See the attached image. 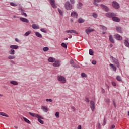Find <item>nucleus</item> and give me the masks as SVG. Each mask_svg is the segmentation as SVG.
Here are the masks:
<instances>
[{"instance_id":"nucleus-8","label":"nucleus","mask_w":129,"mask_h":129,"mask_svg":"<svg viewBox=\"0 0 129 129\" xmlns=\"http://www.w3.org/2000/svg\"><path fill=\"white\" fill-rule=\"evenodd\" d=\"M101 9L104 10L105 12H109V8L108 7L103 5V4H101L100 5Z\"/></svg>"},{"instance_id":"nucleus-42","label":"nucleus","mask_w":129,"mask_h":129,"mask_svg":"<svg viewBox=\"0 0 129 129\" xmlns=\"http://www.w3.org/2000/svg\"><path fill=\"white\" fill-rule=\"evenodd\" d=\"M58 13L61 16H63V11L61 9H58Z\"/></svg>"},{"instance_id":"nucleus-22","label":"nucleus","mask_w":129,"mask_h":129,"mask_svg":"<svg viewBox=\"0 0 129 129\" xmlns=\"http://www.w3.org/2000/svg\"><path fill=\"white\" fill-rule=\"evenodd\" d=\"M41 109L44 112H48V108L46 107L45 106H42L41 107Z\"/></svg>"},{"instance_id":"nucleus-47","label":"nucleus","mask_w":129,"mask_h":129,"mask_svg":"<svg viewBox=\"0 0 129 129\" xmlns=\"http://www.w3.org/2000/svg\"><path fill=\"white\" fill-rule=\"evenodd\" d=\"M82 3H79V6H78V8L79 9H81V8H82Z\"/></svg>"},{"instance_id":"nucleus-23","label":"nucleus","mask_w":129,"mask_h":129,"mask_svg":"<svg viewBox=\"0 0 129 129\" xmlns=\"http://www.w3.org/2000/svg\"><path fill=\"white\" fill-rule=\"evenodd\" d=\"M110 67L111 68V69H112V70L113 71H116L117 70V68L116 67H115V66L112 64H110Z\"/></svg>"},{"instance_id":"nucleus-15","label":"nucleus","mask_w":129,"mask_h":129,"mask_svg":"<svg viewBox=\"0 0 129 129\" xmlns=\"http://www.w3.org/2000/svg\"><path fill=\"white\" fill-rule=\"evenodd\" d=\"M20 20L21 21V22H23L24 23H29V20H28L27 18L20 17Z\"/></svg>"},{"instance_id":"nucleus-12","label":"nucleus","mask_w":129,"mask_h":129,"mask_svg":"<svg viewBox=\"0 0 129 129\" xmlns=\"http://www.w3.org/2000/svg\"><path fill=\"white\" fill-rule=\"evenodd\" d=\"M114 37L118 41H121V40H122V37L119 34L114 35Z\"/></svg>"},{"instance_id":"nucleus-50","label":"nucleus","mask_w":129,"mask_h":129,"mask_svg":"<svg viewBox=\"0 0 129 129\" xmlns=\"http://www.w3.org/2000/svg\"><path fill=\"white\" fill-rule=\"evenodd\" d=\"M92 64H93V65H96V61L95 60H93L92 61Z\"/></svg>"},{"instance_id":"nucleus-3","label":"nucleus","mask_w":129,"mask_h":129,"mask_svg":"<svg viewBox=\"0 0 129 129\" xmlns=\"http://www.w3.org/2000/svg\"><path fill=\"white\" fill-rule=\"evenodd\" d=\"M57 80L61 83H66V78L62 76H58L57 77Z\"/></svg>"},{"instance_id":"nucleus-33","label":"nucleus","mask_w":129,"mask_h":129,"mask_svg":"<svg viewBox=\"0 0 129 129\" xmlns=\"http://www.w3.org/2000/svg\"><path fill=\"white\" fill-rule=\"evenodd\" d=\"M124 45H125V46H126V47H129V42H128V40H124Z\"/></svg>"},{"instance_id":"nucleus-9","label":"nucleus","mask_w":129,"mask_h":129,"mask_svg":"<svg viewBox=\"0 0 129 129\" xmlns=\"http://www.w3.org/2000/svg\"><path fill=\"white\" fill-rule=\"evenodd\" d=\"M29 114H30L31 116H32V117H36L37 118L40 117V115L39 114H36L35 113H32L31 112H29Z\"/></svg>"},{"instance_id":"nucleus-51","label":"nucleus","mask_w":129,"mask_h":129,"mask_svg":"<svg viewBox=\"0 0 129 129\" xmlns=\"http://www.w3.org/2000/svg\"><path fill=\"white\" fill-rule=\"evenodd\" d=\"M113 128H115V125L113 124L111 126L110 129H113Z\"/></svg>"},{"instance_id":"nucleus-60","label":"nucleus","mask_w":129,"mask_h":129,"mask_svg":"<svg viewBox=\"0 0 129 129\" xmlns=\"http://www.w3.org/2000/svg\"><path fill=\"white\" fill-rule=\"evenodd\" d=\"M106 102L109 103L110 102V99H107L106 100Z\"/></svg>"},{"instance_id":"nucleus-48","label":"nucleus","mask_w":129,"mask_h":129,"mask_svg":"<svg viewBox=\"0 0 129 129\" xmlns=\"http://www.w3.org/2000/svg\"><path fill=\"white\" fill-rule=\"evenodd\" d=\"M82 77H86V74L84 73H82L81 74Z\"/></svg>"},{"instance_id":"nucleus-58","label":"nucleus","mask_w":129,"mask_h":129,"mask_svg":"<svg viewBox=\"0 0 129 129\" xmlns=\"http://www.w3.org/2000/svg\"><path fill=\"white\" fill-rule=\"evenodd\" d=\"M102 28L104 31H105V30H106V27L104 26H102Z\"/></svg>"},{"instance_id":"nucleus-41","label":"nucleus","mask_w":129,"mask_h":129,"mask_svg":"<svg viewBox=\"0 0 129 129\" xmlns=\"http://www.w3.org/2000/svg\"><path fill=\"white\" fill-rule=\"evenodd\" d=\"M89 54L91 55V56H93V51L92 49H89Z\"/></svg>"},{"instance_id":"nucleus-36","label":"nucleus","mask_w":129,"mask_h":129,"mask_svg":"<svg viewBox=\"0 0 129 129\" xmlns=\"http://www.w3.org/2000/svg\"><path fill=\"white\" fill-rule=\"evenodd\" d=\"M78 22L80 23H84V20L83 19H82V18H80L79 19V20H78Z\"/></svg>"},{"instance_id":"nucleus-45","label":"nucleus","mask_w":129,"mask_h":129,"mask_svg":"<svg viewBox=\"0 0 129 129\" xmlns=\"http://www.w3.org/2000/svg\"><path fill=\"white\" fill-rule=\"evenodd\" d=\"M59 114H60V113H59V112H56L55 113V116H56V117L57 118H59Z\"/></svg>"},{"instance_id":"nucleus-43","label":"nucleus","mask_w":129,"mask_h":129,"mask_svg":"<svg viewBox=\"0 0 129 129\" xmlns=\"http://www.w3.org/2000/svg\"><path fill=\"white\" fill-rule=\"evenodd\" d=\"M30 34H31V31H27L25 33L24 36H27Z\"/></svg>"},{"instance_id":"nucleus-34","label":"nucleus","mask_w":129,"mask_h":129,"mask_svg":"<svg viewBox=\"0 0 129 129\" xmlns=\"http://www.w3.org/2000/svg\"><path fill=\"white\" fill-rule=\"evenodd\" d=\"M11 84H12L13 85H18V83L16 81H10Z\"/></svg>"},{"instance_id":"nucleus-32","label":"nucleus","mask_w":129,"mask_h":129,"mask_svg":"<svg viewBox=\"0 0 129 129\" xmlns=\"http://www.w3.org/2000/svg\"><path fill=\"white\" fill-rule=\"evenodd\" d=\"M9 53L10 55H15V50L14 49H10V50L9 51Z\"/></svg>"},{"instance_id":"nucleus-4","label":"nucleus","mask_w":129,"mask_h":129,"mask_svg":"<svg viewBox=\"0 0 129 129\" xmlns=\"http://www.w3.org/2000/svg\"><path fill=\"white\" fill-rule=\"evenodd\" d=\"M53 67H60L61 66V61L59 60H55L53 63Z\"/></svg>"},{"instance_id":"nucleus-62","label":"nucleus","mask_w":129,"mask_h":129,"mask_svg":"<svg viewBox=\"0 0 129 129\" xmlns=\"http://www.w3.org/2000/svg\"><path fill=\"white\" fill-rule=\"evenodd\" d=\"M104 92H105V90H104V89H102V93H104Z\"/></svg>"},{"instance_id":"nucleus-11","label":"nucleus","mask_w":129,"mask_h":129,"mask_svg":"<svg viewBox=\"0 0 129 129\" xmlns=\"http://www.w3.org/2000/svg\"><path fill=\"white\" fill-rule=\"evenodd\" d=\"M112 61L114 63V64H115L117 65V67L118 68L119 67V62H118V60L115 58H112Z\"/></svg>"},{"instance_id":"nucleus-59","label":"nucleus","mask_w":129,"mask_h":129,"mask_svg":"<svg viewBox=\"0 0 129 129\" xmlns=\"http://www.w3.org/2000/svg\"><path fill=\"white\" fill-rule=\"evenodd\" d=\"M71 4H74L75 3V1L74 0H70Z\"/></svg>"},{"instance_id":"nucleus-28","label":"nucleus","mask_w":129,"mask_h":129,"mask_svg":"<svg viewBox=\"0 0 129 129\" xmlns=\"http://www.w3.org/2000/svg\"><path fill=\"white\" fill-rule=\"evenodd\" d=\"M100 2H101V0H94V5L97 7L98 6V4H97V3H100Z\"/></svg>"},{"instance_id":"nucleus-56","label":"nucleus","mask_w":129,"mask_h":129,"mask_svg":"<svg viewBox=\"0 0 129 129\" xmlns=\"http://www.w3.org/2000/svg\"><path fill=\"white\" fill-rule=\"evenodd\" d=\"M106 124V120H105V119H104V122H103V125H105Z\"/></svg>"},{"instance_id":"nucleus-18","label":"nucleus","mask_w":129,"mask_h":129,"mask_svg":"<svg viewBox=\"0 0 129 129\" xmlns=\"http://www.w3.org/2000/svg\"><path fill=\"white\" fill-rule=\"evenodd\" d=\"M71 17H74L75 18H78V14H77V13H76L74 11H73L71 13Z\"/></svg>"},{"instance_id":"nucleus-25","label":"nucleus","mask_w":129,"mask_h":129,"mask_svg":"<svg viewBox=\"0 0 129 129\" xmlns=\"http://www.w3.org/2000/svg\"><path fill=\"white\" fill-rule=\"evenodd\" d=\"M19 11H21V15H22V16H24V17H27V14H26V13L25 12H24V10H23V9L19 8Z\"/></svg>"},{"instance_id":"nucleus-5","label":"nucleus","mask_w":129,"mask_h":129,"mask_svg":"<svg viewBox=\"0 0 129 129\" xmlns=\"http://www.w3.org/2000/svg\"><path fill=\"white\" fill-rule=\"evenodd\" d=\"M106 17H108V18H113V17H116V14L114 13H107L105 15Z\"/></svg>"},{"instance_id":"nucleus-61","label":"nucleus","mask_w":129,"mask_h":129,"mask_svg":"<svg viewBox=\"0 0 129 129\" xmlns=\"http://www.w3.org/2000/svg\"><path fill=\"white\" fill-rule=\"evenodd\" d=\"M78 129H82L81 125H79V126H78Z\"/></svg>"},{"instance_id":"nucleus-29","label":"nucleus","mask_w":129,"mask_h":129,"mask_svg":"<svg viewBox=\"0 0 129 129\" xmlns=\"http://www.w3.org/2000/svg\"><path fill=\"white\" fill-rule=\"evenodd\" d=\"M116 30L119 33H122V29L120 27H117Z\"/></svg>"},{"instance_id":"nucleus-55","label":"nucleus","mask_w":129,"mask_h":129,"mask_svg":"<svg viewBox=\"0 0 129 129\" xmlns=\"http://www.w3.org/2000/svg\"><path fill=\"white\" fill-rule=\"evenodd\" d=\"M113 103L114 107H116V104L115 103V101H113Z\"/></svg>"},{"instance_id":"nucleus-40","label":"nucleus","mask_w":129,"mask_h":129,"mask_svg":"<svg viewBox=\"0 0 129 129\" xmlns=\"http://www.w3.org/2000/svg\"><path fill=\"white\" fill-rule=\"evenodd\" d=\"M61 46H62V47L64 48V49H67V45L66 44H65L64 43H61Z\"/></svg>"},{"instance_id":"nucleus-10","label":"nucleus","mask_w":129,"mask_h":129,"mask_svg":"<svg viewBox=\"0 0 129 129\" xmlns=\"http://www.w3.org/2000/svg\"><path fill=\"white\" fill-rule=\"evenodd\" d=\"M85 32L87 35H89L91 32H94V29L92 28H87L86 29Z\"/></svg>"},{"instance_id":"nucleus-27","label":"nucleus","mask_w":129,"mask_h":129,"mask_svg":"<svg viewBox=\"0 0 129 129\" xmlns=\"http://www.w3.org/2000/svg\"><path fill=\"white\" fill-rule=\"evenodd\" d=\"M23 119H24V121H25V122H26L27 123H28V124H31V121H30L29 119H27L25 117H23Z\"/></svg>"},{"instance_id":"nucleus-52","label":"nucleus","mask_w":129,"mask_h":129,"mask_svg":"<svg viewBox=\"0 0 129 129\" xmlns=\"http://www.w3.org/2000/svg\"><path fill=\"white\" fill-rule=\"evenodd\" d=\"M112 84L113 86H116V83H115L114 82H112Z\"/></svg>"},{"instance_id":"nucleus-6","label":"nucleus","mask_w":129,"mask_h":129,"mask_svg":"<svg viewBox=\"0 0 129 129\" xmlns=\"http://www.w3.org/2000/svg\"><path fill=\"white\" fill-rule=\"evenodd\" d=\"M90 106L92 111H94L95 110V103L93 101H91L90 103Z\"/></svg>"},{"instance_id":"nucleus-38","label":"nucleus","mask_w":129,"mask_h":129,"mask_svg":"<svg viewBox=\"0 0 129 129\" xmlns=\"http://www.w3.org/2000/svg\"><path fill=\"white\" fill-rule=\"evenodd\" d=\"M43 50L44 52H48V51H49V47H45L43 48Z\"/></svg>"},{"instance_id":"nucleus-7","label":"nucleus","mask_w":129,"mask_h":129,"mask_svg":"<svg viewBox=\"0 0 129 129\" xmlns=\"http://www.w3.org/2000/svg\"><path fill=\"white\" fill-rule=\"evenodd\" d=\"M101 9L104 10L105 12H109V8L108 7L103 5V4H101L100 5Z\"/></svg>"},{"instance_id":"nucleus-57","label":"nucleus","mask_w":129,"mask_h":129,"mask_svg":"<svg viewBox=\"0 0 129 129\" xmlns=\"http://www.w3.org/2000/svg\"><path fill=\"white\" fill-rule=\"evenodd\" d=\"M98 128H101V125L99 123H98Z\"/></svg>"},{"instance_id":"nucleus-19","label":"nucleus","mask_w":129,"mask_h":129,"mask_svg":"<svg viewBox=\"0 0 129 129\" xmlns=\"http://www.w3.org/2000/svg\"><path fill=\"white\" fill-rule=\"evenodd\" d=\"M50 4H51L52 8H54V9H56V8H57V6L55 4V1L50 0Z\"/></svg>"},{"instance_id":"nucleus-30","label":"nucleus","mask_w":129,"mask_h":129,"mask_svg":"<svg viewBox=\"0 0 129 129\" xmlns=\"http://www.w3.org/2000/svg\"><path fill=\"white\" fill-rule=\"evenodd\" d=\"M35 35L36 37H38V38H42V34H41L38 32H35Z\"/></svg>"},{"instance_id":"nucleus-1","label":"nucleus","mask_w":129,"mask_h":129,"mask_svg":"<svg viewBox=\"0 0 129 129\" xmlns=\"http://www.w3.org/2000/svg\"><path fill=\"white\" fill-rule=\"evenodd\" d=\"M64 7L66 10H67V11H70V10H72V5L70 4V2L69 1L66 2L64 4Z\"/></svg>"},{"instance_id":"nucleus-37","label":"nucleus","mask_w":129,"mask_h":129,"mask_svg":"<svg viewBox=\"0 0 129 129\" xmlns=\"http://www.w3.org/2000/svg\"><path fill=\"white\" fill-rule=\"evenodd\" d=\"M116 79L118 81H122V79H121V77L119 76H117L116 77Z\"/></svg>"},{"instance_id":"nucleus-17","label":"nucleus","mask_w":129,"mask_h":129,"mask_svg":"<svg viewBox=\"0 0 129 129\" xmlns=\"http://www.w3.org/2000/svg\"><path fill=\"white\" fill-rule=\"evenodd\" d=\"M112 19L114 21V22H120V19L118 18V17L113 16Z\"/></svg>"},{"instance_id":"nucleus-20","label":"nucleus","mask_w":129,"mask_h":129,"mask_svg":"<svg viewBox=\"0 0 129 129\" xmlns=\"http://www.w3.org/2000/svg\"><path fill=\"white\" fill-rule=\"evenodd\" d=\"M32 28L34 29V30H38L39 29V25L34 24L32 25Z\"/></svg>"},{"instance_id":"nucleus-35","label":"nucleus","mask_w":129,"mask_h":129,"mask_svg":"<svg viewBox=\"0 0 129 129\" xmlns=\"http://www.w3.org/2000/svg\"><path fill=\"white\" fill-rule=\"evenodd\" d=\"M0 115H2V116H5V117H9V115L3 112H0Z\"/></svg>"},{"instance_id":"nucleus-31","label":"nucleus","mask_w":129,"mask_h":129,"mask_svg":"<svg viewBox=\"0 0 129 129\" xmlns=\"http://www.w3.org/2000/svg\"><path fill=\"white\" fill-rule=\"evenodd\" d=\"M70 64L72 65V66H73V67H77V66H76V64H75V63H74V61H73V60H71L70 61Z\"/></svg>"},{"instance_id":"nucleus-13","label":"nucleus","mask_w":129,"mask_h":129,"mask_svg":"<svg viewBox=\"0 0 129 129\" xmlns=\"http://www.w3.org/2000/svg\"><path fill=\"white\" fill-rule=\"evenodd\" d=\"M10 48L12 50H17L19 49V46L17 45H11L10 46Z\"/></svg>"},{"instance_id":"nucleus-49","label":"nucleus","mask_w":129,"mask_h":129,"mask_svg":"<svg viewBox=\"0 0 129 129\" xmlns=\"http://www.w3.org/2000/svg\"><path fill=\"white\" fill-rule=\"evenodd\" d=\"M93 17L94 18H97V14H96V13H93Z\"/></svg>"},{"instance_id":"nucleus-63","label":"nucleus","mask_w":129,"mask_h":129,"mask_svg":"<svg viewBox=\"0 0 129 129\" xmlns=\"http://www.w3.org/2000/svg\"><path fill=\"white\" fill-rule=\"evenodd\" d=\"M106 87L107 89H109V86H108V85H106Z\"/></svg>"},{"instance_id":"nucleus-21","label":"nucleus","mask_w":129,"mask_h":129,"mask_svg":"<svg viewBox=\"0 0 129 129\" xmlns=\"http://www.w3.org/2000/svg\"><path fill=\"white\" fill-rule=\"evenodd\" d=\"M66 33H69L70 34H78L76 31L74 30H67L66 31Z\"/></svg>"},{"instance_id":"nucleus-14","label":"nucleus","mask_w":129,"mask_h":129,"mask_svg":"<svg viewBox=\"0 0 129 129\" xmlns=\"http://www.w3.org/2000/svg\"><path fill=\"white\" fill-rule=\"evenodd\" d=\"M38 118V121L41 123V124H44V121L41 119H44V117H42L41 116L39 115V117Z\"/></svg>"},{"instance_id":"nucleus-46","label":"nucleus","mask_w":129,"mask_h":129,"mask_svg":"<svg viewBox=\"0 0 129 129\" xmlns=\"http://www.w3.org/2000/svg\"><path fill=\"white\" fill-rule=\"evenodd\" d=\"M40 31L43 33H47V31H46V30H45L44 28L41 29Z\"/></svg>"},{"instance_id":"nucleus-39","label":"nucleus","mask_w":129,"mask_h":129,"mask_svg":"<svg viewBox=\"0 0 129 129\" xmlns=\"http://www.w3.org/2000/svg\"><path fill=\"white\" fill-rule=\"evenodd\" d=\"M10 6H12V7H17L18 6V4L14 3L13 2H11Z\"/></svg>"},{"instance_id":"nucleus-54","label":"nucleus","mask_w":129,"mask_h":129,"mask_svg":"<svg viewBox=\"0 0 129 129\" xmlns=\"http://www.w3.org/2000/svg\"><path fill=\"white\" fill-rule=\"evenodd\" d=\"M71 108H72L73 111H75V107H74V106H72Z\"/></svg>"},{"instance_id":"nucleus-2","label":"nucleus","mask_w":129,"mask_h":129,"mask_svg":"<svg viewBox=\"0 0 129 129\" xmlns=\"http://www.w3.org/2000/svg\"><path fill=\"white\" fill-rule=\"evenodd\" d=\"M112 7L114 9H119V8H120V6L119 5V4L116 1H113L112 2Z\"/></svg>"},{"instance_id":"nucleus-64","label":"nucleus","mask_w":129,"mask_h":129,"mask_svg":"<svg viewBox=\"0 0 129 129\" xmlns=\"http://www.w3.org/2000/svg\"><path fill=\"white\" fill-rule=\"evenodd\" d=\"M16 42H19V39L18 38H15Z\"/></svg>"},{"instance_id":"nucleus-26","label":"nucleus","mask_w":129,"mask_h":129,"mask_svg":"<svg viewBox=\"0 0 129 129\" xmlns=\"http://www.w3.org/2000/svg\"><path fill=\"white\" fill-rule=\"evenodd\" d=\"M109 40L111 43H114V39H113V37H112V35H110L109 37Z\"/></svg>"},{"instance_id":"nucleus-24","label":"nucleus","mask_w":129,"mask_h":129,"mask_svg":"<svg viewBox=\"0 0 129 129\" xmlns=\"http://www.w3.org/2000/svg\"><path fill=\"white\" fill-rule=\"evenodd\" d=\"M9 60H14V59H16V56L14 55H9L8 57Z\"/></svg>"},{"instance_id":"nucleus-53","label":"nucleus","mask_w":129,"mask_h":129,"mask_svg":"<svg viewBox=\"0 0 129 129\" xmlns=\"http://www.w3.org/2000/svg\"><path fill=\"white\" fill-rule=\"evenodd\" d=\"M85 101H86V102H89V99H88V98H86V99H85Z\"/></svg>"},{"instance_id":"nucleus-16","label":"nucleus","mask_w":129,"mask_h":129,"mask_svg":"<svg viewBox=\"0 0 129 129\" xmlns=\"http://www.w3.org/2000/svg\"><path fill=\"white\" fill-rule=\"evenodd\" d=\"M48 61L50 63H54V62L56 61V58L53 57H50L48 58Z\"/></svg>"},{"instance_id":"nucleus-44","label":"nucleus","mask_w":129,"mask_h":129,"mask_svg":"<svg viewBox=\"0 0 129 129\" xmlns=\"http://www.w3.org/2000/svg\"><path fill=\"white\" fill-rule=\"evenodd\" d=\"M46 101L47 102H49H49H53V100H52V99H46Z\"/></svg>"}]
</instances>
